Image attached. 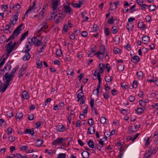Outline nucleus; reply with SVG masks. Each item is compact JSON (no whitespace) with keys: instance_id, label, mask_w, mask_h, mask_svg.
Wrapping results in <instances>:
<instances>
[{"instance_id":"9b49d317","label":"nucleus","mask_w":158,"mask_h":158,"mask_svg":"<svg viewBox=\"0 0 158 158\" xmlns=\"http://www.w3.org/2000/svg\"><path fill=\"white\" fill-rule=\"evenodd\" d=\"M105 68V65L103 64H100L98 65V69L99 70V72L98 73H100V74H102L103 72L104 69Z\"/></svg>"},{"instance_id":"4468645a","label":"nucleus","mask_w":158,"mask_h":158,"mask_svg":"<svg viewBox=\"0 0 158 158\" xmlns=\"http://www.w3.org/2000/svg\"><path fill=\"white\" fill-rule=\"evenodd\" d=\"M139 60V57L137 55L133 56L131 59V61L135 64H136Z\"/></svg>"},{"instance_id":"6e6552de","label":"nucleus","mask_w":158,"mask_h":158,"mask_svg":"<svg viewBox=\"0 0 158 158\" xmlns=\"http://www.w3.org/2000/svg\"><path fill=\"white\" fill-rule=\"evenodd\" d=\"M85 1L82 0L81 1H80L78 3H71L72 6L76 8H79L84 4Z\"/></svg>"},{"instance_id":"c756f323","label":"nucleus","mask_w":158,"mask_h":158,"mask_svg":"<svg viewBox=\"0 0 158 158\" xmlns=\"http://www.w3.org/2000/svg\"><path fill=\"white\" fill-rule=\"evenodd\" d=\"M87 144L91 148H94V147L93 141L91 139L87 143Z\"/></svg>"},{"instance_id":"09e8293b","label":"nucleus","mask_w":158,"mask_h":158,"mask_svg":"<svg viewBox=\"0 0 158 158\" xmlns=\"http://www.w3.org/2000/svg\"><path fill=\"white\" fill-rule=\"evenodd\" d=\"M119 150L120 151V154L118 156L119 157V158H122L123 154V149L122 148V146H121V147L119 148Z\"/></svg>"},{"instance_id":"393cba45","label":"nucleus","mask_w":158,"mask_h":158,"mask_svg":"<svg viewBox=\"0 0 158 158\" xmlns=\"http://www.w3.org/2000/svg\"><path fill=\"white\" fill-rule=\"evenodd\" d=\"M22 96L23 98L25 99H27L29 98V95L26 91H24L22 92Z\"/></svg>"},{"instance_id":"473e14b6","label":"nucleus","mask_w":158,"mask_h":158,"mask_svg":"<svg viewBox=\"0 0 158 158\" xmlns=\"http://www.w3.org/2000/svg\"><path fill=\"white\" fill-rule=\"evenodd\" d=\"M124 65L123 64H119L118 66V70L119 71H123L124 69Z\"/></svg>"},{"instance_id":"13d9d810","label":"nucleus","mask_w":158,"mask_h":158,"mask_svg":"<svg viewBox=\"0 0 158 158\" xmlns=\"http://www.w3.org/2000/svg\"><path fill=\"white\" fill-rule=\"evenodd\" d=\"M5 58H4L3 59H0V67L2 66L5 63Z\"/></svg>"},{"instance_id":"5fc2aeb1","label":"nucleus","mask_w":158,"mask_h":158,"mask_svg":"<svg viewBox=\"0 0 158 158\" xmlns=\"http://www.w3.org/2000/svg\"><path fill=\"white\" fill-rule=\"evenodd\" d=\"M105 80L106 82H109L111 81L112 79H111V77L110 76H108L106 77Z\"/></svg>"},{"instance_id":"603ef678","label":"nucleus","mask_w":158,"mask_h":158,"mask_svg":"<svg viewBox=\"0 0 158 158\" xmlns=\"http://www.w3.org/2000/svg\"><path fill=\"white\" fill-rule=\"evenodd\" d=\"M66 156L65 153H60L58 155L57 158H64Z\"/></svg>"},{"instance_id":"4c0bfd02","label":"nucleus","mask_w":158,"mask_h":158,"mask_svg":"<svg viewBox=\"0 0 158 158\" xmlns=\"http://www.w3.org/2000/svg\"><path fill=\"white\" fill-rule=\"evenodd\" d=\"M103 95L105 98L108 100L110 98L109 93L108 92L103 93Z\"/></svg>"},{"instance_id":"5701e85b","label":"nucleus","mask_w":158,"mask_h":158,"mask_svg":"<svg viewBox=\"0 0 158 158\" xmlns=\"http://www.w3.org/2000/svg\"><path fill=\"white\" fill-rule=\"evenodd\" d=\"M138 27L139 28H141L143 30L145 29V25L142 22H139L138 23Z\"/></svg>"},{"instance_id":"39448f33","label":"nucleus","mask_w":158,"mask_h":158,"mask_svg":"<svg viewBox=\"0 0 158 158\" xmlns=\"http://www.w3.org/2000/svg\"><path fill=\"white\" fill-rule=\"evenodd\" d=\"M13 76L9 73H6L3 77V80L4 82L10 84V82L13 80Z\"/></svg>"},{"instance_id":"72a5a7b5","label":"nucleus","mask_w":158,"mask_h":158,"mask_svg":"<svg viewBox=\"0 0 158 158\" xmlns=\"http://www.w3.org/2000/svg\"><path fill=\"white\" fill-rule=\"evenodd\" d=\"M21 8V6L18 3H17L15 5V8H14V9L15 10L17 11H18L19 12V9Z\"/></svg>"},{"instance_id":"052dcab7","label":"nucleus","mask_w":158,"mask_h":158,"mask_svg":"<svg viewBox=\"0 0 158 158\" xmlns=\"http://www.w3.org/2000/svg\"><path fill=\"white\" fill-rule=\"evenodd\" d=\"M15 36L13 35V34H12L10 36L9 38L6 41V42H8L12 40H14Z\"/></svg>"},{"instance_id":"c03bdc74","label":"nucleus","mask_w":158,"mask_h":158,"mask_svg":"<svg viewBox=\"0 0 158 158\" xmlns=\"http://www.w3.org/2000/svg\"><path fill=\"white\" fill-rule=\"evenodd\" d=\"M45 11L44 10H42L40 12V13L39 14V15H38V16L39 18H43V17H44L43 15H44V14L45 13Z\"/></svg>"},{"instance_id":"8fccbe9b","label":"nucleus","mask_w":158,"mask_h":158,"mask_svg":"<svg viewBox=\"0 0 158 158\" xmlns=\"http://www.w3.org/2000/svg\"><path fill=\"white\" fill-rule=\"evenodd\" d=\"M73 73V70L72 69H68L67 70V74L68 75H72Z\"/></svg>"},{"instance_id":"2eb2a0df","label":"nucleus","mask_w":158,"mask_h":158,"mask_svg":"<svg viewBox=\"0 0 158 158\" xmlns=\"http://www.w3.org/2000/svg\"><path fill=\"white\" fill-rule=\"evenodd\" d=\"M64 7L65 11L67 13L70 14L73 12L72 9L69 6L67 5H65L64 6Z\"/></svg>"},{"instance_id":"680f3d73","label":"nucleus","mask_w":158,"mask_h":158,"mask_svg":"<svg viewBox=\"0 0 158 158\" xmlns=\"http://www.w3.org/2000/svg\"><path fill=\"white\" fill-rule=\"evenodd\" d=\"M31 48H24L22 51L23 52H25V53H29V51L31 50Z\"/></svg>"},{"instance_id":"412c9836","label":"nucleus","mask_w":158,"mask_h":158,"mask_svg":"<svg viewBox=\"0 0 158 158\" xmlns=\"http://www.w3.org/2000/svg\"><path fill=\"white\" fill-rule=\"evenodd\" d=\"M127 28L128 31H131L133 29L134 25L132 23H128L127 26Z\"/></svg>"},{"instance_id":"f8f14e48","label":"nucleus","mask_w":158,"mask_h":158,"mask_svg":"<svg viewBox=\"0 0 158 158\" xmlns=\"http://www.w3.org/2000/svg\"><path fill=\"white\" fill-rule=\"evenodd\" d=\"M142 39L143 43L144 44H147L150 41V38L148 36L144 35Z\"/></svg>"},{"instance_id":"e433bc0d","label":"nucleus","mask_w":158,"mask_h":158,"mask_svg":"<svg viewBox=\"0 0 158 158\" xmlns=\"http://www.w3.org/2000/svg\"><path fill=\"white\" fill-rule=\"evenodd\" d=\"M111 30L112 33L114 34L118 32L117 27L115 26L111 28Z\"/></svg>"},{"instance_id":"7ed1b4c3","label":"nucleus","mask_w":158,"mask_h":158,"mask_svg":"<svg viewBox=\"0 0 158 158\" xmlns=\"http://www.w3.org/2000/svg\"><path fill=\"white\" fill-rule=\"evenodd\" d=\"M52 2V8L54 12H58L59 8L58 6L60 0H51Z\"/></svg>"},{"instance_id":"b1692460","label":"nucleus","mask_w":158,"mask_h":158,"mask_svg":"<svg viewBox=\"0 0 158 158\" xmlns=\"http://www.w3.org/2000/svg\"><path fill=\"white\" fill-rule=\"evenodd\" d=\"M25 133H29L32 135H33L34 134V132L33 130L31 129H26L25 131Z\"/></svg>"},{"instance_id":"c9c22d12","label":"nucleus","mask_w":158,"mask_h":158,"mask_svg":"<svg viewBox=\"0 0 158 158\" xmlns=\"http://www.w3.org/2000/svg\"><path fill=\"white\" fill-rule=\"evenodd\" d=\"M20 31L18 30L16 28L15 30L14 31L13 33V35H15L16 36H18V35L20 34Z\"/></svg>"},{"instance_id":"423d86ee","label":"nucleus","mask_w":158,"mask_h":158,"mask_svg":"<svg viewBox=\"0 0 158 158\" xmlns=\"http://www.w3.org/2000/svg\"><path fill=\"white\" fill-rule=\"evenodd\" d=\"M19 13V11H17L15 14L10 19V24L14 25L16 22L17 21L18 19Z\"/></svg>"},{"instance_id":"69168bd1","label":"nucleus","mask_w":158,"mask_h":158,"mask_svg":"<svg viewBox=\"0 0 158 158\" xmlns=\"http://www.w3.org/2000/svg\"><path fill=\"white\" fill-rule=\"evenodd\" d=\"M148 7H149V9L151 11H154L155 10V7L154 5H151L148 6Z\"/></svg>"},{"instance_id":"bf43d9fd","label":"nucleus","mask_w":158,"mask_h":158,"mask_svg":"<svg viewBox=\"0 0 158 158\" xmlns=\"http://www.w3.org/2000/svg\"><path fill=\"white\" fill-rule=\"evenodd\" d=\"M97 77L98 78V83L101 84L102 81V80L101 78V75L100 74V73H97Z\"/></svg>"},{"instance_id":"4be33fe9","label":"nucleus","mask_w":158,"mask_h":158,"mask_svg":"<svg viewBox=\"0 0 158 158\" xmlns=\"http://www.w3.org/2000/svg\"><path fill=\"white\" fill-rule=\"evenodd\" d=\"M31 57L29 53H25V55L23 57V59L25 60H28Z\"/></svg>"},{"instance_id":"ea45409f","label":"nucleus","mask_w":158,"mask_h":158,"mask_svg":"<svg viewBox=\"0 0 158 158\" xmlns=\"http://www.w3.org/2000/svg\"><path fill=\"white\" fill-rule=\"evenodd\" d=\"M107 119L106 118L104 117H102L100 119V122L102 124H105L106 123Z\"/></svg>"},{"instance_id":"aec40b11","label":"nucleus","mask_w":158,"mask_h":158,"mask_svg":"<svg viewBox=\"0 0 158 158\" xmlns=\"http://www.w3.org/2000/svg\"><path fill=\"white\" fill-rule=\"evenodd\" d=\"M9 84L5 82V83L4 84V86L2 87L1 86V92L2 93H3L4 92L5 90L7 88L8 86L9 85Z\"/></svg>"},{"instance_id":"9d476101","label":"nucleus","mask_w":158,"mask_h":158,"mask_svg":"<svg viewBox=\"0 0 158 158\" xmlns=\"http://www.w3.org/2000/svg\"><path fill=\"white\" fill-rule=\"evenodd\" d=\"M26 71V68L24 67V66H22L20 70L19 73V77H22L25 73Z\"/></svg>"},{"instance_id":"864d4df0","label":"nucleus","mask_w":158,"mask_h":158,"mask_svg":"<svg viewBox=\"0 0 158 158\" xmlns=\"http://www.w3.org/2000/svg\"><path fill=\"white\" fill-rule=\"evenodd\" d=\"M114 20L113 19V17L112 16H111L110 17V19H109L107 21V23H109L110 24H114Z\"/></svg>"},{"instance_id":"f704fd0d","label":"nucleus","mask_w":158,"mask_h":158,"mask_svg":"<svg viewBox=\"0 0 158 158\" xmlns=\"http://www.w3.org/2000/svg\"><path fill=\"white\" fill-rule=\"evenodd\" d=\"M56 12H54L53 11V12L50 15V16H51V19L52 20H53V19H55V18H56V16H57L58 14H56Z\"/></svg>"},{"instance_id":"dca6fc26","label":"nucleus","mask_w":158,"mask_h":158,"mask_svg":"<svg viewBox=\"0 0 158 158\" xmlns=\"http://www.w3.org/2000/svg\"><path fill=\"white\" fill-rule=\"evenodd\" d=\"M57 130L59 132H63L64 130V127L61 124H59L56 127Z\"/></svg>"},{"instance_id":"4d7b16f0","label":"nucleus","mask_w":158,"mask_h":158,"mask_svg":"<svg viewBox=\"0 0 158 158\" xmlns=\"http://www.w3.org/2000/svg\"><path fill=\"white\" fill-rule=\"evenodd\" d=\"M83 92H80L79 93L77 96V98H79V99H81L82 98H83Z\"/></svg>"},{"instance_id":"cd10ccee","label":"nucleus","mask_w":158,"mask_h":158,"mask_svg":"<svg viewBox=\"0 0 158 158\" xmlns=\"http://www.w3.org/2000/svg\"><path fill=\"white\" fill-rule=\"evenodd\" d=\"M19 68V66L18 65H16L13 69L11 71L10 73V74L13 76L14 73H15L17 70Z\"/></svg>"},{"instance_id":"58836bf2","label":"nucleus","mask_w":158,"mask_h":158,"mask_svg":"<svg viewBox=\"0 0 158 158\" xmlns=\"http://www.w3.org/2000/svg\"><path fill=\"white\" fill-rule=\"evenodd\" d=\"M36 64L38 68L41 69L42 67V61H40V60L36 62Z\"/></svg>"},{"instance_id":"20e7f679","label":"nucleus","mask_w":158,"mask_h":158,"mask_svg":"<svg viewBox=\"0 0 158 158\" xmlns=\"http://www.w3.org/2000/svg\"><path fill=\"white\" fill-rule=\"evenodd\" d=\"M33 44L35 47H38L43 44V43L36 37H33L31 39Z\"/></svg>"},{"instance_id":"a18cd8bd","label":"nucleus","mask_w":158,"mask_h":158,"mask_svg":"<svg viewBox=\"0 0 158 158\" xmlns=\"http://www.w3.org/2000/svg\"><path fill=\"white\" fill-rule=\"evenodd\" d=\"M6 37L5 35H2L0 38V41L2 43L5 42L6 40Z\"/></svg>"},{"instance_id":"0e129e2a","label":"nucleus","mask_w":158,"mask_h":158,"mask_svg":"<svg viewBox=\"0 0 158 158\" xmlns=\"http://www.w3.org/2000/svg\"><path fill=\"white\" fill-rule=\"evenodd\" d=\"M88 33L87 31H83L81 32V35L83 37H86L87 36Z\"/></svg>"},{"instance_id":"e2e57ef3","label":"nucleus","mask_w":158,"mask_h":158,"mask_svg":"<svg viewBox=\"0 0 158 158\" xmlns=\"http://www.w3.org/2000/svg\"><path fill=\"white\" fill-rule=\"evenodd\" d=\"M88 123L90 126L92 125L94 123L93 119L92 118L89 119L88 121Z\"/></svg>"},{"instance_id":"bb28decb","label":"nucleus","mask_w":158,"mask_h":158,"mask_svg":"<svg viewBox=\"0 0 158 158\" xmlns=\"http://www.w3.org/2000/svg\"><path fill=\"white\" fill-rule=\"evenodd\" d=\"M28 31H26L22 35V36L20 38V40L21 41H23L28 36Z\"/></svg>"},{"instance_id":"6e6d98bb","label":"nucleus","mask_w":158,"mask_h":158,"mask_svg":"<svg viewBox=\"0 0 158 158\" xmlns=\"http://www.w3.org/2000/svg\"><path fill=\"white\" fill-rule=\"evenodd\" d=\"M62 54L61 51L60 50H57L56 52V55L58 56H60Z\"/></svg>"},{"instance_id":"6ab92c4d","label":"nucleus","mask_w":158,"mask_h":158,"mask_svg":"<svg viewBox=\"0 0 158 158\" xmlns=\"http://www.w3.org/2000/svg\"><path fill=\"white\" fill-rule=\"evenodd\" d=\"M81 155L83 158H88L90 155L89 152L86 151H83Z\"/></svg>"},{"instance_id":"c85d7f7f","label":"nucleus","mask_w":158,"mask_h":158,"mask_svg":"<svg viewBox=\"0 0 158 158\" xmlns=\"http://www.w3.org/2000/svg\"><path fill=\"white\" fill-rule=\"evenodd\" d=\"M43 143V141L39 139L37 140L35 144L37 147H40L41 146Z\"/></svg>"},{"instance_id":"338daca9","label":"nucleus","mask_w":158,"mask_h":158,"mask_svg":"<svg viewBox=\"0 0 158 158\" xmlns=\"http://www.w3.org/2000/svg\"><path fill=\"white\" fill-rule=\"evenodd\" d=\"M129 100L131 102H133L135 100V98L133 96H130L128 98Z\"/></svg>"},{"instance_id":"0eeeda50","label":"nucleus","mask_w":158,"mask_h":158,"mask_svg":"<svg viewBox=\"0 0 158 158\" xmlns=\"http://www.w3.org/2000/svg\"><path fill=\"white\" fill-rule=\"evenodd\" d=\"M58 15L56 16L55 19V23L57 24L60 23L62 21V19L64 18V16L63 15V13H58Z\"/></svg>"},{"instance_id":"49530a36","label":"nucleus","mask_w":158,"mask_h":158,"mask_svg":"<svg viewBox=\"0 0 158 158\" xmlns=\"http://www.w3.org/2000/svg\"><path fill=\"white\" fill-rule=\"evenodd\" d=\"M91 107V110L92 112L95 113V114L97 115L98 114V111L96 108L94 106Z\"/></svg>"},{"instance_id":"de8ad7c7","label":"nucleus","mask_w":158,"mask_h":158,"mask_svg":"<svg viewBox=\"0 0 158 158\" xmlns=\"http://www.w3.org/2000/svg\"><path fill=\"white\" fill-rule=\"evenodd\" d=\"M32 10L33 9L31 8V7H29L28 9L25 12L24 15V16H25L26 15H27V14L28 13H31L32 12Z\"/></svg>"},{"instance_id":"ddd939ff","label":"nucleus","mask_w":158,"mask_h":158,"mask_svg":"<svg viewBox=\"0 0 158 158\" xmlns=\"http://www.w3.org/2000/svg\"><path fill=\"white\" fill-rule=\"evenodd\" d=\"M149 101V100L148 99L146 100V101L140 100L139 101V103L140 106L146 107L147 103Z\"/></svg>"},{"instance_id":"79ce46f5","label":"nucleus","mask_w":158,"mask_h":158,"mask_svg":"<svg viewBox=\"0 0 158 158\" xmlns=\"http://www.w3.org/2000/svg\"><path fill=\"white\" fill-rule=\"evenodd\" d=\"M138 81L136 80L134 81L132 83V87L133 88H136L137 87Z\"/></svg>"},{"instance_id":"f257e3e1","label":"nucleus","mask_w":158,"mask_h":158,"mask_svg":"<svg viewBox=\"0 0 158 158\" xmlns=\"http://www.w3.org/2000/svg\"><path fill=\"white\" fill-rule=\"evenodd\" d=\"M106 48L104 45H102L100 46L99 51H97L94 53V55L99 59H102L103 58L104 55L105 54Z\"/></svg>"},{"instance_id":"f3484780","label":"nucleus","mask_w":158,"mask_h":158,"mask_svg":"<svg viewBox=\"0 0 158 158\" xmlns=\"http://www.w3.org/2000/svg\"><path fill=\"white\" fill-rule=\"evenodd\" d=\"M94 134L95 133V130L94 127L91 126L90 128H89L87 131V134Z\"/></svg>"},{"instance_id":"1a4fd4ad","label":"nucleus","mask_w":158,"mask_h":158,"mask_svg":"<svg viewBox=\"0 0 158 158\" xmlns=\"http://www.w3.org/2000/svg\"><path fill=\"white\" fill-rule=\"evenodd\" d=\"M64 141L63 138H58L56 139L53 140L52 143L53 145H56L59 143H63Z\"/></svg>"},{"instance_id":"3c124183","label":"nucleus","mask_w":158,"mask_h":158,"mask_svg":"<svg viewBox=\"0 0 158 158\" xmlns=\"http://www.w3.org/2000/svg\"><path fill=\"white\" fill-rule=\"evenodd\" d=\"M152 155L151 153H149L148 152H146L144 154L143 158H148L150 157Z\"/></svg>"},{"instance_id":"774afa93","label":"nucleus","mask_w":158,"mask_h":158,"mask_svg":"<svg viewBox=\"0 0 158 158\" xmlns=\"http://www.w3.org/2000/svg\"><path fill=\"white\" fill-rule=\"evenodd\" d=\"M7 131L8 135H10L12 132V129L10 127L8 128L7 129Z\"/></svg>"},{"instance_id":"a211bd4d","label":"nucleus","mask_w":158,"mask_h":158,"mask_svg":"<svg viewBox=\"0 0 158 158\" xmlns=\"http://www.w3.org/2000/svg\"><path fill=\"white\" fill-rule=\"evenodd\" d=\"M138 79L139 80H142L143 77V72L141 71L138 72L136 73Z\"/></svg>"},{"instance_id":"f03ea898","label":"nucleus","mask_w":158,"mask_h":158,"mask_svg":"<svg viewBox=\"0 0 158 158\" xmlns=\"http://www.w3.org/2000/svg\"><path fill=\"white\" fill-rule=\"evenodd\" d=\"M12 43H13L12 41H10L5 46V48L7 52L6 55V58L8 57L14 48L12 46Z\"/></svg>"},{"instance_id":"2f4dec72","label":"nucleus","mask_w":158,"mask_h":158,"mask_svg":"<svg viewBox=\"0 0 158 158\" xmlns=\"http://www.w3.org/2000/svg\"><path fill=\"white\" fill-rule=\"evenodd\" d=\"M114 52L115 54H119L122 52V51L119 48L115 47L114 49Z\"/></svg>"},{"instance_id":"a19ab883","label":"nucleus","mask_w":158,"mask_h":158,"mask_svg":"<svg viewBox=\"0 0 158 158\" xmlns=\"http://www.w3.org/2000/svg\"><path fill=\"white\" fill-rule=\"evenodd\" d=\"M99 29L98 27L96 24H94L93 28L92 31L94 32H96Z\"/></svg>"},{"instance_id":"7c9ffc66","label":"nucleus","mask_w":158,"mask_h":158,"mask_svg":"<svg viewBox=\"0 0 158 158\" xmlns=\"http://www.w3.org/2000/svg\"><path fill=\"white\" fill-rule=\"evenodd\" d=\"M23 116V114L22 113L18 112L16 114L15 117L17 119H21Z\"/></svg>"},{"instance_id":"37998d69","label":"nucleus","mask_w":158,"mask_h":158,"mask_svg":"<svg viewBox=\"0 0 158 158\" xmlns=\"http://www.w3.org/2000/svg\"><path fill=\"white\" fill-rule=\"evenodd\" d=\"M104 33L106 36H107L109 35V29L108 27L106 28L104 30Z\"/></svg>"},{"instance_id":"a878e982","label":"nucleus","mask_w":158,"mask_h":158,"mask_svg":"<svg viewBox=\"0 0 158 158\" xmlns=\"http://www.w3.org/2000/svg\"><path fill=\"white\" fill-rule=\"evenodd\" d=\"M39 27H41L42 29H47L48 28V26L47 25L46 22H43L39 26Z\"/></svg>"}]
</instances>
